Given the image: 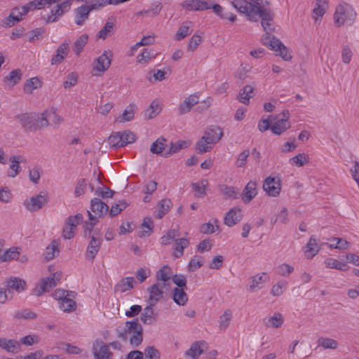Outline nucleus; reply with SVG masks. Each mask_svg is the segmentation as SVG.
I'll return each mask as SVG.
<instances>
[{"instance_id": "obj_15", "label": "nucleus", "mask_w": 359, "mask_h": 359, "mask_svg": "<svg viewBox=\"0 0 359 359\" xmlns=\"http://www.w3.org/2000/svg\"><path fill=\"white\" fill-rule=\"evenodd\" d=\"M243 219L241 210L238 208H231L225 215L224 219V224L232 226Z\"/></svg>"}, {"instance_id": "obj_2", "label": "nucleus", "mask_w": 359, "mask_h": 359, "mask_svg": "<svg viewBox=\"0 0 359 359\" xmlns=\"http://www.w3.org/2000/svg\"><path fill=\"white\" fill-rule=\"evenodd\" d=\"M46 114L25 113L16 116V119L20 123L21 128L26 133H34L37 130L46 128L49 126L45 118Z\"/></svg>"}, {"instance_id": "obj_20", "label": "nucleus", "mask_w": 359, "mask_h": 359, "mask_svg": "<svg viewBox=\"0 0 359 359\" xmlns=\"http://www.w3.org/2000/svg\"><path fill=\"white\" fill-rule=\"evenodd\" d=\"M203 136L208 137V141L210 144H215L223 137V132L219 126H212L205 131Z\"/></svg>"}, {"instance_id": "obj_18", "label": "nucleus", "mask_w": 359, "mask_h": 359, "mask_svg": "<svg viewBox=\"0 0 359 359\" xmlns=\"http://www.w3.org/2000/svg\"><path fill=\"white\" fill-rule=\"evenodd\" d=\"M59 279V278L56 277V273H53L50 277L43 278L40 285V288L39 290H36L35 294L36 296H40L43 292L49 291L57 285V281H58Z\"/></svg>"}, {"instance_id": "obj_51", "label": "nucleus", "mask_w": 359, "mask_h": 359, "mask_svg": "<svg viewBox=\"0 0 359 359\" xmlns=\"http://www.w3.org/2000/svg\"><path fill=\"white\" fill-rule=\"evenodd\" d=\"M290 162L292 165L302 167L309 162V157L305 154H299L290 159Z\"/></svg>"}, {"instance_id": "obj_48", "label": "nucleus", "mask_w": 359, "mask_h": 359, "mask_svg": "<svg viewBox=\"0 0 359 359\" xmlns=\"http://www.w3.org/2000/svg\"><path fill=\"white\" fill-rule=\"evenodd\" d=\"M208 137L202 136V137L196 143V149L199 154L208 152L212 149V147L208 145L210 143L208 141Z\"/></svg>"}, {"instance_id": "obj_46", "label": "nucleus", "mask_w": 359, "mask_h": 359, "mask_svg": "<svg viewBox=\"0 0 359 359\" xmlns=\"http://www.w3.org/2000/svg\"><path fill=\"white\" fill-rule=\"evenodd\" d=\"M189 25H191L192 22H185L182 26L180 27L175 35L176 40L181 41L187 35L191 34V32L189 31L190 27Z\"/></svg>"}, {"instance_id": "obj_12", "label": "nucleus", "mask_w": 359, "mask_h": 359, "mask_svg": "<svg viewBox=\"0 0 359 359\" xmlns=\"http://www.w3.org/2000/svg\"><path fill=\"white\" fill-rule=\"evenodd\" d=\"M47 202V197L40 194L32 196L29 201H25L24 205L28 210L34 212L42 208Z\"/></svg>"}, {"instance_id": "obj_35", "label": "nucleus", "mask_w": 359, "mask_h": 359, "mask_svg": "<svg viewBox=\"0 0 359 359\" xmlns=\"http://www.w3.org/2000/svg\"><path fill=\"white\" fill-rule=\"evenodd\" d=\"M171 205L172 201L170 199L164 198L160 201L158 204V210L156 217L158 219H161L166 213L169 212Z\"/></svg>"}, {"instance_id": "obj_55", "label": "nucleus", "mask_w": 359, "mask_h": 359, "mask_svg": "<svg viewBox=\"0 0 359 359\" xmlns=\"http://www.w3.org/2000/svg\"><path fill=\"white\" fill-rule=\"evenodd\" d=\"M121 137L122 143L121 146L123 147L128 144L133 143L136 140V135L130 130H126L121 133Z\"/></svg>"}, {"instance_id": "obj_1", "label": "nucleus", "mask_w": 359, "mask_h": 359, "mask_svg": "<svg viewBox=\"0 0 359 359\" xmlns=\"http://www.w3.org/2000/svg\"><path fill=\"white\" fill-rule=\"evenodd\" d=\"M233 0L232 6L241 13L247 15L250 20L257 22L261 19V24L266 32V34L262 38L264 46L274 50L276 55L280 56L284 60L289 61L292 55L287 48L276 37L272 36L270 32L273 30L272 22L273 13L270 7L269 0Z\"/></svg>"}, {"instance_id": "obj_34", "label": "nucleus", "mask_w": 359, "mask_h": 359, "mask_svg": "<svg viewBox=\"0 0 359 359\" xmlns=\"http://www.w3.org/2000/svg\"><path fill=\"white\" fill-rule=\"evenodd\" d=\"M20 255V248L12 247L6 250L3 255L0 256V262H6L13 259H18Z\"/></svg>"}, {"instance_id": "obj_49", "label": "nucleus", "mask_w": 359, "mask_h": 359, "mask_svg": "<svg viewBox=\"0 0 359 359\" xmlns=\"http://www.w3.org/2000/svg\"><path fill=\"white\" fill-rule=\"evenodd\" d=\"M326 266L330 269H337L340 271L347 270V265L344 262H341L337 259L329 258L325 260Z\"/></svg>"}, {"instance_id": "obj_13", "label": "nucleus", "mask_w": 359, "mask_h": 359, "mask_svg": "<svg viewBox=\"0 0 359 359\" xmlns=\"http://www.w3.org/2000/svg\"><path fill=\"white\" fill-rule=\"evenodd\" d=\"M183 8L187 11H202L210 9L209 0H188L182 4Z\"/></svg>"}, {"instance_id": "obj_11", "label": "nucleus", "mask_w": 359, "mask_h": 359, "mask_svg": "<svg viewBox=\"0 0 359 359\" xmlns=\"http://www.w3.org/2000/svg\"><path fill=\"white\" fill-rule=\"evenodd\" d=\"M95 9V5H82L75 9V23L81 26L88 19L91 11Z\"/></svg>"}, {"instance_id": "obj_53", "label": "nucleus", "mask_w": 359, "mask_h": 359, "mask_svg": "<svg viewBox=\"0 0 359 359\" xmlns=\"http://www.w3.org/2000/svg\"><path fill=\"white\" fill-rule=\"evenodd\" d=\"M332 241H337L336 243L329 244L330 248L339 249V250H346L348 249L350 243L344 239L339 238H332Z\"/></svg>"}, {"instance_id": "obj_31", "label": "nucleus", "mask_w": 359, "mask_h": 359, "mask_svg": "<svg viewBox=\"0 0 359 359\" xmlns=\"http://www.w3.org/2000/svg\"><path fill=\"white\" fill-rule=\"evenodd\" d=\"M59 242L53 240L49 245L47 246L44 253V257L47 261L51 260L59 254Z\"/></svg>"}, {"instance_id": "obj_26", "label": "nucleus", "mask_w": 359, "mask_h": 359, "mask_svg": "<svg viewBox=\"0 0 359 359\" xmlns=\"http://www.w3.org/2000/svg\"><path fill=\"white\" fill-rule=\"evenodd\" d=\"M255 87L251 85H246L241 89L237 97L238 100L243 104H248L250 99L253 97Z\"/></svg>"}, {"instance_id": "obj_47", "label": "nucleus", "mask_w": 359, "mask_h": 359, "mask_svg": "<svg viewBox=\"0 0 359 359\" xmlns=\"http://www.w3.org/2000/svg\"><path fill=\"white\" fill-rule=\"evenodd\" d=\"M41 87V81L37 77H34L27 80L24 86V91L31 94L34 89Z\"/></svg>"}, {"instance_id": "obj_28", "label": "nucleus", "mask_w": 359, "mask_h": 359, "mask_svg": "<svg viewBox=\"0 0 359 359\" xmlns=\"http://www.w3.org/2000/svg\"><path fill=\"white\" fill-rule=\"evenodd\" d=\"M189 146V143L186 141H177L176 142H170V148L165 151L162 155L165 158H168L170 156L180 151L181 149L187 148Z\"/></svg>"}, {"instance_id": "obj_50", "label": "nucleus", "mask_w": 359, "mask_h": 359, "mask_svg": "<svg viewBox=\"0 0 359 359\" xmlns=\"http://www.w3.org/2000/svg\"><path fill=\"white\" fill-rule=\"evenodd\" d=\"M121 133L117 132L111 134L107 139L109 144L114 148H120L123 146H121Z\"/></svg>"}, {"instance_id": "obj_24", "label": "nucleus", "mask_w": 359, "mask_h": 359, "mask_svg": "<svg viewBox=\"0 0 359 359\" xmlns=\"http://www.w3.org/2000/svg\"><path fill=\"white\" fill-rule=\"evenodd\" d=\"M284 319L280 313L276 312L273 316L263 319L264 324L268 327L278 328L283 323Z\"/></svg>"}, {"instance_id": "obj_45", "label": "nucleus", "mask_w": 359, "mask_h": 359, "mask_svg": "<svg viewBox=\"0 0 359 359\" xmlns=\"http://www.w3.org/2000/svg\"><path fill=\"white\" fill-rule=\"evenodd\" d=\"M114 23L109 18L103 28L98 32L97 36L100 39H105L109 36L114 30Z\"/></svg>"}, {"instance_id": "obj_62", "label": "nucleus", "mask_w": 359, "mask_h": 359, "mask_svg": "<svg viewBox=\"0 0 359 359\" xmlns=\"http://www.w3.org/2000/svg\"><path fill=\"white\" fill-rule=\"evenodd\" d=\"M144 359H160V352L154 346H147L144 349Z\"/></svg>"}, {"instance_id": "obj_23", "label": "nucleus", "mask_w": 359, "mask_h": 359, "mask_svg": "<svg viewBox=\"0 0 359 359\" xmlns=\"http://www.w3.org/2000/svg\"><path fill=\"white\" fill-rule=\"evenodd\" d=\"M0 348L6 350L8 353H18L20 350V344L14 339H7L0 338Z\"/></svg>"}, {"instance_id": "obj_41", "label": "nucleus", "mask_w": 359, "mask_h": 359, "mask_svg": "<svg viewBox=\"0 0 359 359\" xmlns=\"http://www.w3.org/2000/svg\"><path fill=\"white\" fill-rule=\"evenodd\" d=\"M135 109H136L135 104H130V105H128L124 110L122 116L118 117V121L120 123H121V122H125V121H130L132 119H133Z\"/></svg>"}, {"instance_id": "obj_54", "label": "nucleus", "mask_w": 359, "mask_h": 359, "mask_svg": "<svg viewBox=\"0 0 359 359\" xmlns=\"http://www.w3.org/2000/svg\"><path fill=\"white\" fill-rule=\"evenodd\" d=\"M22 72L19 69L11 71L5 78L6 81H9L13 86L17 84L21 79Z\"/></svg>"}, {"instance_id": "obj_32", "label": "nucleus", "mask_w": 359, "mask_h": 359, "mask_svg": "<svg viewBox=\"0 0 359 359\" xmlns=\"http://www.w3.org/2000/svg\"><path fill=\"white\" fill-rule=\"evenodd\" d=\"M219 190L226 198L237 199L240 196L239 189L235 187L222 185Z\"/></svg>"}, {"instance_id": "obj_59", "label": "nucleus", "mask_w": 359, "mask_h": 359, "mask_svg": "<svg viewBox=\"0 0 359 359\" xmlns=\"http://www.w3.org/2000/svg\"><path fill=\"white\" fill-rule=\"evenodd\" d=\"M266 273H263L262 275H256L252 277V284L250 285V290L251 291H255L257 289H259L261 287L259 286L260 284L265 282V279L264 278L265 277Z\"/></svg>"}, {"instance_id": "obj_58", "label": "nucleus", "mask_w": 359, "mask_h": 359, "mask_svg": "<svg viewBox=\"0 0 359 359\" xmlns=\"http://www.w3.org/2000/svg\"><path fill=\"white\" fill-rule=\"evenodd\" d=\"M204 264V259L201 257L194 256L192 258L188 266L189 271L193 272L199 269Z\"/></svg>"}, {"instance_id": "obj_3", "label": "nucleus", "mask_w": 359, "mask_h": 359, "mask_svg": "<svg viewBox=\"0 0 359 359\" xmlns=\"http://www.w3.org/2000/svg\"><path fill=\"white\" fill-rule=\"evenodd\" d=\"M118 337L123 341H127L128 334L130 335V343L133 346H138L143 341V328L135 318L131 321H126L123 330H117Z\"/></svg>"}, {"instance_id": "obj_25", "label": "nucleus", "mask_w": 359, "mask_h": 359, "mask_svg": "<svg viewBox=\"0 0 359 359\" xmlns=\"http://www.w3.org/2000/svg\"><path fill=\"white\" fill-rule=\"evenodd\" d=\"M9 161L11 164L8 171V176L15 177L20 172V163L22 161V156H12L10 157Z\"/></svg>"}, {"instance_id": "obj_57", "label": "nucleus", "mask_w": 359, "mask_h": 359, "mask_svg": "<svg viewBox=\"0 0 359 359\" xmlns=\"http://www.w3.org/2000/svg\"><path fill=\"white\" fill-rule=\"evenodd\" d=\"M201 185L198 183H193L191 184L193 189L196 192V196L197 197H203L206 194L205 187L208 184V180H202L201 181Z\"/></svg>"}, {"instance_id": "obj_33", "label": "nucleus", "mask_w": 359, "mask_h": 359, "mask_svg": "<svg viewBox=\"0 0 359 359\" xmlns=\"http://www.w3.org/2000/svg\"><path fill=\"white\" fill-rule=\"evenodd\" d=\"M304 253L308 258L313 257L319 251V247L318 246L317 241L313 236H311L308 241Z\"/></svg>"}, {"instance_id": "obj_64", "label": "nucleus", "mask_w": 359, "mask_h": 359, "mask_svg": "<svg viewBox=\"0 0 359 359\" xmlns=\"http://www.w3.org/2000/svg\"><path fill=\"white\" fill-rule=\"evenodd\" d=\"M276 271L279 275L285 277L293 272L294 268L287 264H282L277 267Z\"/></svg>"}, {"instance_id": "obj_5", "label": "nucleus", "mask_w": 359, "mask_h": 359, "mask_svg": "<svg viewBox=\"0 0 359 359\" xmlns=\"http://www.w3.org/2000/svg\"><path fill=\"white\" fill-rule=\"evenodd\" d=\"M357 13L348 4L337 6L334 14V21L337 27L342 26L345 22L352 25L355 20Z\"/></svg>"}, {"instance_id": "obj_36", "label": "nucleus", "mask_w": 359, "mask_h": 359, "mask_svg": "<svg viewBox=\"0 0 359 359\" xmlns=\"http://www.w3.org/2000/svg\"><path fill=\"white\" fill-rule=\"evenodd\" d=\"M72 296H67L60 302V308L67 313L72 312L76 309V302L72 299Z\"/></svg>"}, {"instance_id": "obj_60", "label": "nucleus", "mask_w": 359, "mask_h": 359, "mask_svg": "<svg viewBox=\"0 0 359 359\" xmlns=\"http://www.w3.org/2000/svg\"><path fill=\"white\" fill-rule=\"evenodd\" d=\"M52 295L55 299L60 301V302L67 296H72V297H74L75 292L72 291H67L63 289H57L55 290Z\"/></svg>"}, {"instance_id": "obj_43", "label": "nucleus", "mask_w": 359, "mask_h": 359, "mask_svg": "<svg viewBox=\"0 0 359 359\" xmlns=\"http://www.w3.org/2000/svg\"><path fill=\"white\" fill-rule=\"evenodd\" d=\"M318 344L325 349H336L338 347V342L332 339L326 337H319Z\"/></svg>"}, {"instance_id": "obj_9", "label": "nucleus", "mask_w": 359, "mask_h": 359, "mask_svg": "<svg viewBox=\"0 0 359 359\" xmlns=\"http://www.w3.org/2000/svg\"><path fill=\"white\" fill-rule=\"evenodd\" d=\"M112 53L111 51H104L96 60L95 64L93 65V70L95 75H98L96 72L100 73L104 72L111 65Z\"/></svg>"}, {"instance_id": "obj_8", "label": "nucleus", "mask_w": 359, "mask_h": 359, "mask_svg": "<svg viewBox=\"0 0 359 359\" xmlns=\"http://www.w3.org/2000/svg\"><path fill=\"white\" fill-rule=\"evenodd\" d=\"M263 189L269 196L276 197L279 195L281 189L280 179L278 177H267L263 183Z\"/></svg>"}, {"instance_id": "obj_10", "label": "nucleus", "mask_w": 359, "mask_h": 359, "mask_svg": "<svg viewBox=\"0 0 359 359\" xmlns=\"http://www.w3.org/2000/svg\"><path fill=\"white\" fill-rule=\"evenodd\" d=\"M95 359H109L112 353L109 350V346L104 344L101 339H96L93 346Z\"/></svg>"}, {"instance_id": "obj_14", "label": "nucleus", "mask_w": 359, "mask_h": 359, "mask_svg": "<svg viewBox=\"0 0 359 359\" xmlns=\"http://www.w3.org/2000/svg\"><path fill=\"white\" fill-rule=\"evenodd\" d=\"M257 182L252 180L250 181L245 185L243 192L240 195V197L245 203H249L256 196L257 194Z\"/></svg>"}, {"instance_id": "obj_61", "label": "nucleus", "mask_w": 359, "mask_h": 359, "mask_svg": "<svg viewBox=\"0 0 359 359\" xmlns=\"http://www.w3.org/2000/svg\"><path fill=\"white\" fill-rule=\"evenodd\" d=\"M232 313L231 310L227 309L224 311V314L220 316L219 325L222 330H225L229 325L231 319Z\"/></svg>"}, {"instance_id": "obj_16", "label": "nucleus", "mask_w": 359, "mask_h": 359, "mask_svg": "<svg viewBox=\"0 0 359 359\" xmlns=\"http://www.w3.org/2000/svg\"><path fill=\"white\" fill-rule=\"evenodd\" d=\"M147 290L149 292L148 302L151 304V306H155L163 297L162 286L159 283L152 285L148 287Z\"/></svg>"}, {"instance_id": "obj_37", "label": "nucleus", "mask_w": 359, "mask_h": 359, "mask_svg": "<svg viewBox=\"0 0 359 359\" xmlns=\"http://www.w3.org/2000/svg\"><path fill=\"white\" fill-rule=\"evenodd\" d=\"M142 226L146 228L147 230L141 231L138 233V236L140 238L147 237L151 235L153 231L154 222L151 217H145L143 219Z\"/></svg>"}, {"instance_id": "obj_21", "label": "nucleus", "mask_w": 359, "mask_h": 359, "mask_svg": "<svg viewBox=\"0 0 359 359\" xmlns=\"http://www.w3.org/2000/svg\"><path fill=\"white\" fill-rule=\"evenodd\" d=\"M26 282L17 277H11L6 280V287L8 293H11V290H15L20 292L25 289Z\"/></svg>"}, {"instance_id": "obj_39", "label": "nucleus", "mask_w": 359, "mask_h": 359, "mask_svg": "<svg viewBox=\"0 0 359 359\" xmlns=\"http://www.w3.org/2000/svg\"><path fill=\"white\" fill-rule=\"evenodd\" d=\"M161 106L157 100H154L149 107L144 112V117L147 119H151L156 116L161 111Z\"/></svg>"}, {"instance_id": "obj_22", "label": "nucleus", "mask_w": 359, "mask_h": 359, "mask_svg": "<svg viewBox=\"0 0 359 359\" xmlns=\"http://www.w3.org/2000/svg\"><path fill=\"white\" fill-rule=\"evenodd\" d=\"M153 306L151 304H149L140 315V320L146 325H151L156 321L157 314L154 313Z\"/></svg>"}, {"instance_id": "obj_7", "label": "nucleus", "mask_w": 359, "mask_h": 359, "mask_svg": "<svg viewBox=\"0 0 359 359\" xmlns=\"http://www.w3.org/2000/svg\"><path fill=\"white\" fill-rule=\"evenodd\" d=\"M30 10V6H23L21 8L15 7L12 9L10 15L3 20V25L5 27H12L16 22L22 20V17L25 15Z\"/></svg>"}, {"instance_id": "obj_42", "label": "nucleus", "mask_w": 359, "mask_h": 359, "mask_svg": "<svg viewBox=\"0 0 359 359\" xmlns=\"http://www.w3.org/2000/svg\"><path fill=\"white\" fill-rule=\"evenodd\" d=\"M166 139L163 137L158 138L154 142L150 147V151L153 154H160L165 149Z\"/></svg>"}, {"instance_id": "obj_4", "label": "nucleus", "mask_w": 359, "mask_h": 359, "mask_svg": "<svg viewBox=\"0 0 359 359\" xmlns=\"http://www.w3.org/2000/svg\"><path fill=\"white\" fill-rule=\"evenodd\" d=\"M180 236L179 230L170 229L167 232V234L161 238V243L163 245L170 244L172 241L175 242L174 253L175 257H180L183 255L184 248L189 245V241L186 238H179Z\"/></svg>"}, {"instance_id": "obj_40", "label": "nucleus", "mask_w": 359, "mask_h": 359, "mask_svg": "<svg viewBox=\"0 0 359 359\" xmlns=\"http://www.w3.org/2000/svg\"><path fill=\"white\" fill-rule=\"evenodd\" d=\"M204 344L205 341H196L192 344L191 347L186 351V355L190 356L193 359L197 358L202 353L200 344Z\"/></svg>"}, {"instance_id": "obj_30", "label": "nucleus", "mask_w": 359, "mask_h": 359, "mask_svg": "<svg viewBox=\"0 0 359 359\" xmlns=\"http://www.w3.org/2000/svg\"><path fill=\"white\" fill-rule=\"evenodd\" d=\"M172 299L177 304L184 306L188 301V295L184 289L175 287L172 290Z\"/></svg>"}, {"instance_id": "obj_29", "label": "nucleus", "mask_w": 359, "mask_h": 359, "mask_svg": "<svg viewBox=\"0 0 359 359\" xmlns=\"http://www.w3.org/2000/svg\"><path fill=\"white\" fill-rule=\"evenodd\" d=\"M135 283L133 277L123 278L115 285V290L125 292L133 288Z\"/></svg>"}, {"instance_id": "obj_27", "label": "nucleus", "mask_w": 359, "mask_h": 359, "mask_svg": "<svg viewBox=\"0 0 359 359\" xmlns=\"http://www.w3.org/2000/svg\"><path fill=\"white\" fill-rule=\"evenodd\" d=\"M290 128V123L286 119H278L271 127V132L276 135H280Z\"/></svg>"}, {"instance_id": "obj_52", "label": "nucleus", "mask_w": 359, "mask_h": 359, "mask_svg": "<svg viewBox=\"0 0 359 359\" xmlns=\"http://www.w3.org/2000/svg\"><path fill=\"white\" fill-rule=\"evenodd\" d=\"M60 1V0H34L32 1H30L26 6H30V10L36 8L40 9L42 7H43L46 4L50 5L57 3Z\"/></svg>"}, {"instance_id": "obj_38", "label": "nucleus", "mask_w": 359, "mask_h": 359, "mask_svg": "<svg viewBox=\"0 0 359 359\" xmlns=\"http://www.w3.org/2000/svg\"><path fill=\"white\" fill-rule=\"evenodd\" d=\"M156 280L158 281H163V285H165V283L170 279L171 277V269L168 265L161 267L156 273Z\"/></svg>"}, {"instance_id": "obj_6", "label": "nucleus", "mask_w": 359, "mask_h": 359, "mask_svg": "<svg viewBox=\"0 0 359 359\" xmlns=\"http://www.w3.org/2000/svg\"><path fill=\"white\" fill-rule=\"evenodd\" d=\"M90 238V241L87 247L86 256L87 259L93 260L98 253L102 242L100 231L95 230Z\"/></svg>"}, {"instance_id": "obj_63", "label": "nucleus", "mask_w": 359, "mask_h": 359, "mask_svg": "<svg viewBox=\"0 0 359 359\" xmlns=\"http://www.w3.org/2000/svg\"><path fill=\"white\" fill-rule=\"evenodd\" d=\"M95 194L103 198H112L115 191L110 189L109 187L97 188L95 191Z\"/></svg>"}, {"instance_id": "obj_44", "label": "nucleus", "mask_w": 359, "mask_h": 359, "mask_svg": "<svg viewBox=\"0 0 359 359\" xmlns=\"http://www.w3.org/2000/svg\"><path fill=\"white\" fill-rule=\"evenodd\" d=\"M88 36L87 34H83L79 37L74 44V51L77 55L83 51V48L88 43Z\"/></svg>"}, {"instance_id": "obj_17", "label": "nucleus", "mask_w": 359, "mask_h": 359, "mask_svg": "<svg viewBox=\"0 0 359 359\" xmlns=\"http://www.w3.org/2000/svg\"><path fill=\"white\" fill-rule=\"evenodd\" d=\"M199 102V96L196 93L190 95L178 108L179 114L182 115L191 111V108Z\"/></svg>"}, {"instance_id": "obj_19", "label": "nucleus", "mask_w": 359, "mask_h": 359, "mask_svg": "<svg viewBox=\"0 0 359 359\" xmlns=\"http://www.w3.org/2000/svg\"><path fill=\"white\" fill-rule=\"evenodd\" d=\"M91 211L97 217H102L109 210V206L101 199L95 198L91 200Z\"/></svg>"}, {"instance_id": "obj_56", "label": "nucleus", "mask_w": 359, "mask_h": 359, "mask_svg": "<svg viewBox=\"0 0 359 359\" xmlns=\"http://www.w3.org/2000/svg\"><path fill=\"white\" fill-rule=\"evenodd\" d=\"M15 318L17 319H34L36 318V314L29 309H22L15 312Z\"/></svg>"}]
</instances>
